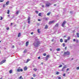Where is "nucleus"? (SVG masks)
Returning <instances> with one entry per match:
<instances>
[{
	"mask_svg": "<svg viewBox=\"0 0 79 79\" xmlns=\"http://www.w3.org/2000/svg\"><path fill=\"white\" fill-rule=\"evenodd\" d=\"M67 67L66 66H64L62 69V71H65L66 69V68Z\"/></svg>",
	"mask_w": 79,
	"mask_h": 79,
	"instance_id": "5",
	"label": "nucleus"
},
{
	"mask_svg": "<svg viewBox=\"0 0 79 79\" xmlns=\"http://www.w3.org/2000/svg\"><path fill=\"white\" fill-rule=\"evenodd\" d=\"M9 29H10V28L7 27V28H6V30H9Z\"/></svg>",
	"mask_w": 79,
	"mask_h": 79,
	"instance_id": "34",
	"label": "nucleus"
},
{
	"mask_svg": "<svg viewBox=\"0 0 79 79\" xmlns=\"http://www.w3.org/2000/svg\"><path fill=\"white\" fill-rule=\"evenodd\" d=\"M63 66V65H60V66H59L58 68H61Z\"/></svg>",
	"mask_w": 79,
	"mask_h": 79,
	"instance_id": "27",
	"label": "nucleus"
},
{
	"mask_svg": "<svg viewBox=\"0 0 79 79\" xmlns=\"http://www.w3.org/2000/svg\"><path fill=\"white\" fill-rule=\"evenodd\" d=\"M16 14L17 15H18V14H19V11H17L16 12Z\"/></svg>",
	"mask_w": 79,
	"mask_h": 79,
	"instance_id": "26",
	"label": "nucleus"
},
{
	"mask_svg": "<svg viewBox=\"0 0 79 79\" xmlns=\"http://www.w3.org/2000/svg\"><path fill=\"white\" fill-rule=\"evenodd\" d=\"M31 79H34V78L32 77L31 78Z\"/></svg>",
	"mask_w": 79,
	"mask_h": 79,
	"instance_id": "61",
	"label": "nucleus"
},
{
	"mask_svg": "<svg viewBox=\"0 0 79 79\" xmlns=\"http://www.w3.org/2000/svg\"><path fill=\"white\" fill-rule=\"evenodd\" d=\"M21 67H19V69H17V72H20V71H23V69H20Z\"/></svg>",
	"mask_w": 79,
	"mask_h": 79,
	"instance_id": "3",
	"label": "nucleus"
},
{
	"mask_svg": "<svg viewBox=\"0 0 79 79\" xmlns=\"http://www.w3.org/2000/svg\"><path fill=\"white\" fill-rule=\"evenodd\" d=\"M5 61H6V60H3L1 62V64H3V63H5Z\"/></svg>",
	"mask_w": 79,
	"mask_h": 79,
	"instance_id": "9",
	"label": "nucleus"
},
{
	"mask_svg": "<svg viewBox=\"0 0 79 79\" xmlns=\"http://www.w3.org/2000/svg\"><path fill=\"white\" fill-rule=\"evenodd\" d=\"M51 14V13L50 12L48 13H47V15L48 16H49Z\"/></svg>",
	"mask_w": 79,
	"mask_h": 79,
	"instance_id": "21",
	"label": "nucleus"
},
{
	"mask_svg": "<svg viewBox=\"0 0 79 79\" xmlns=\"http://www.w3.org/2000/svg\"><path fill=\"white\" fill-rule=\"evenodd\" d=\"M12 25H13V23H11V24H10V26H12Z\"/></svg>",
	"mask_w": 79,
	"mask_h": 79,
	"instance_id": "53",
	"label": "nucleus"
},
{
	"mask_svg": "<svg viewBox=\"0 0 79 79\" xmlns=\"http://www.w3.org/2000/svg\"><path fill=\"white\" fill-rule=\"evenodd\" d=\"M33 34H34L33 32H32L31 33V35H33Z\"/></svg>",
	"mask_w": 79,
	"mask_h": 79,
	"instance_id": "46",
	"label": "nucleus"
},
{
	"mask_svg": "<svg viewBox=\"0 0 79 79\" xmlns=\"http://www.w3.org/2000/svg\"><path fill=\"white\" fill-rule=\"evenodd\" d=\"M33 70H34L35 71H37V69H36V68H34L33 69Z\"/></svg>",
	"mask_w": 79,
	"mask_h": 79,
	"instance_id": "32",
	"label": "nucleus"
},
{
	"mask_svg": "<svg viewBox=\"0 0 79 79\" xmlns=\"http://www.w3.org/2000/svg\"><path fill=\"white\" fill-rule=\"evenodd\" d=\"M33 77H36V75L35 74H34L33 75Z\"/></svg>",
	"mask_w": 79,
	"mask_h": 79,
	"instance_id": "36",
	"label": "nucleus"
},
{
	"mask_svg": "<svg viewBox=\"0 0 79 79\" xmlns=\"http://www.w3.org/2000/svg\"><path fill=\"white\" fill-rule=\"evenodd\" d=\"M63 76H66V74H65V73L63 74Z\"/></svg>",
	"mask_w": 79,
	"mask_h": 79,
	"instance_id": "43",
	"label": "nucleus"
},
{
	"mask_svg": "<svg viewBox=\"0 0 79 79\" xmlns=\"http://www.w3.org/2000/svg\"><path fill=\"white\" fill-rule=\"evenodd\" d=\"M44 64V63L42 62V63H41V64Z\"/></svg>",
	"mask_w": 79,
	"mask_h": 79,
	"instance_id": "59",
	"label": "nucleus"
},
{
	"mask_svg": "<svg viewBox=\"0 0 79 79\" xmlns=\"http://www.w3.org/2000/svg\"><path fill=\"white\" fill-rule=\"evenodd\" d=\"M38 32V33H40V29H38L37 30Z\"/></svg>",
	"mask_w": 79,
	"mask_h": 79,
	"instance_id": "20",
	"label": "nucleus"
},
{
	"mask_svg": "<svg viewBox=\"0 0 79 79\" xmlns=\"http://www.w3.org/2000/svg\"><path fill=\"white\" fill-rule=\"evenodd\" d=\"M58 23H57V24H56V25H55V26L56 27H58Z\"/></svg>",
	"mask_w": 79,
	"mask_h": 79,
	"instance_id": "33",
	"label": "nucleus"
},
{
	"mask_svg": "<svg viewBox=\"0 0 79 79\" xmlns=\"http://www.w3.org/2000/svg\"><path fill=\"white\" fill-rule=\"evenodd\" d=\"M66 23V21H64L62 23L61 26L62 27H64V26H65V24Z\"/></svg>",
	"mask_w": 79,
	"mask_h": 79,
	"instance_id": "4",
	"label": "nucleus"
},
{
	"mask_svg": "<svg viewBox=\"0 0 79 79\" xmlns=\"http://www.w3.org/2000/svg\"><path fill=\"white\" fill-rule=\"evenodd\" d=\"M23 69L24 71H26L27 70V67H25L24 69Z\"/></svg>",
	"mask_w": 79,
	"mask_h": 79,
	"instance_id": "11",
	"label": "nucleus"
},
{
	"mask_svg": "<svg viewBox=\"0 0 79 79\" xmlns=\"http://www.w3.org/2000/svg\"><path fill=\"white\" fill-rule=\"evenodd\" d=\"M4 0H0V2H3Z\"/></svg>",
	"mask_w": 79,
	"mask_h": 79,
	"instance_id": "39",
	"label": "nucleus"
},
{
	"mask_svg": "<svg viewBox=\"0 0 79 79\" xmlns=\"http://www.w3.org/2000/svg\"><path fill=\"white\" fill-rule=\"evenodd\" d=\"M29 61H31V59H28L27 60V61H26V63H28V62Z\"/></svg>",
	"mask_w": 79,
	"mask_h": 79,
	"instance_id": "14",
	"label": "nucleus"
},
{
	"mask_svg": "<svg viewBox=\"0 0 79 79\" xmlns=\"http://www.w3.org/2000/svg\"><path fill=\"white\" fill-rule=\"evenodd\" d=\"M69 69H67V71H69Z\"/></svg>",
	"mask_w": 79,
	"mask_h": 79,
	"instance_id": "47",
	"label": "nucleus"
},
{
	"mask_svg": "<svg viewBox=\"0 0 79 79\" xmlns=\"http://www.w3.org/2000/svg\"><path fill=\"white\" fill-rule=\"evenodd\" d=\"M70 52L69 51H67L66 52H65L64 53V55L65 56V55H70Z\"/></svg>",
	"mask_w": 79,
	"mask_h": 79,
	"instance_id": "2",
	"label": "nucleus"
},
{
	"mask_svg": "<svg viewBox=\"0 0 79 79\" xmlns=\"http://www.w3.org/2000/svg\"><path fill=\"white\" fill-rule=\"evenodd\" d=\"M77 37L79 38V33H77Z\"/></svg>",
	"mask_w": 79,
	"mask_h": 79,
	"instance_id": "24",
	"label": "nucleus"
},
{
	"mask_svg": "<svg viewBox=\"0 0 79 79\" xmlns=\"http://www.w3.org/2000/svg\"><path fill=\"white\" fill-rule=\"evenodd\" d=\"M38 21H40V19H39L38 20Z\"/></svg>",
	"mask_w": 79,
	"mask_h": 79,
	"instance_id": "51",
	"label": "nucleus"
},
{
	"mask_svg": "<svg viewBox=\"0 0 79 79\" xmlns=\"http://www.w3.org/2000/svg\"><path fill=\"white\" fill-rule=\"evenodd\" d=\"M40 56H39V57H38V59H40Z\"/></svg>",
	"mask_w": 79,
	"mask_h": 79,
	"instance_id": "50",
	"label": "nucleus"
},
{
	"mask_svg": "<svg viewBox=\"0 0 79 79\" xmlns=\"http://www.w3.org/2000/svg\"><path fill=\"white\" fill-rule=\"evenodd\" d=\"M21 35V34L20 33H19L18 35V37H19Z\"/></svg>",
	"mask_w": 79,
	"mask_h": 79,
	"instance_id": "13",
	"label": "nucleus"
},
{
	"mask_svg": "<svg viewBox=\"0 0 79 79\" xmlns=\"http://www.w3.org/2000/svg\"><path fill=\"white\" fill-rule=\"evenodd\" d=\"M60 42H63V40L62 39H60Z\"/></svg>",
	"mask_w": 79,
	"mask_h": 79,
	"instance_id": "17",
	"label": "nucleus"
},
{
	"mask_svg": "<svg viewBox=\"0 0 79 79\" xmlns=\"http://www.w3.org/2000/svg\"><path fill=\"white\" fill-rule=\"evenodd\" d=\"M62 45H63V47H65V44L63 43L62 44Z\"/></svg>",
	"mask_w": 79,
	"mask_h": 79,
	"instance_id": "30",
	"label": "nucleus"
},
{
	"mask_svg": "<svg viewBox=\"0 0 79 79\" xmlns=\"http://www.w3.org/2000/svg\"><path fill=\"white\" fill-rule=\"evenodd\" d=\"M51 5V4L49 3H47L46 4V6L47 7H48V6H50V5Z\"/></svg>",
	"mask_w": 79,
	"mask_h": 79,
	"instance_id": "8",
	"label": "nucleus"
},
{
	"mask_svg": "<svg viewBox=\"0 0 79 79\" xmlns=\"http://www.w3.org/2000/svg\"><path fill=\"white\" fill-rule=\"evenodd\" d=\"M1 19H0V20H2V19H3V17H2V16L0 17Z\"/></svg>",
	"mask_w": 79,
	"mask_h": 79,
	"instance_id": "28",
	"label": "nucleus"
},
{
	"mask_svg": "<svg viewBox=\"0 0 79 79\" xmlns=\"http://www.w3.org/2000/svg\"><path fill=\"white\" fill-rule=\"evenodd\" d=\"M46 20H48V19L47 18L46 19Z\"/></svg>",
	"mask_w": 79,
	"mask_h": 79,
	"instance_id": "63",
	"label": "nucleus"
},
{
	"mask_svg": "<svg viewBox=\"0 0 79 79\" xmlns=\"http://www.w3.org/2000/svg\"><path fill=\"white\" fill-rule=\"evenodd\" d=\"M72 12H73L71 11L70 12V13H72Z\"/></svg>",
	"mask_w": 79,
	"mask_h": 79,
	"instance_id": "58",
	"label": "nucleus"
},
{
	"mask_svg": "<svg viewBox=\"0 0 79 79\" xmlns=\"http://www.w3.org/2000/svg\"><path fill=\"white\" fill-rule=\"evenodd\" d=\"M19 79H23V78L22 77V76H20V77L19 78Z\"/></svg>",
	"mask_w": 79,
	"mask_h": 79,
	"instance_id": "35",
	"label": "nucleus"
},
{
	"mask_svg": "<svg viewBox=\"0 0 79 79\" xmlns=\"http://www.w3.org/2000/svg\"><path fill=\"white\" fill-rule=\"evenodd\" d=\"M71 39V37H70V36H68L67 40H70Z\"/></svg>",
	"mask_w": 79,
	"mask_h": 79,
	"instance_id": "19",
	"label": "nucleus"
},
{
	"mask_svg": "<svg viewBox=\"0 0 79 79\" xmlns=\"http://www.w3.org/2000/svg\"><path fill=\"white\" fill-rule=\"evenodd\" d=\"M54 6H56V4H54Z\"/></svg>",
	"mask_w": 79,
	"mask_h": 79,
	"instance_id": "52",
	"label": "nucleus"
},
{
	"mask_svg": "<svg viewBox=\"0 0 79 79\" xmlns=\"http://www.w3.org/2000/svg\"><path fill=\"white\" fill-rule=\"evenodd\" d=\"M76 43H79V41L77 40H76Z\"/></svg>",
	"mask_w": 79,
	"mask_h": 79,
	"instance_id": "40",
	"label": "nucleus"
},
{
	"mask_svg": "<svg viewBox=\"0 0 79 79\" xmlns=\"http://www.w3.org/2000/svg\"><path fill=\"white\" fill-rule=\"evenodd\" d=\"M10 15H8V17H10Z\"/></svg>",
	"mask_w": 79,
	"mask_h": 79,
	"instance_id": "57",
	"label": "nucleus"
},
{
	"mask_svg": "<svg viewBox=\"0 0 79 79\" xmlns=\"http://www.w3.org/2000/svg\"><path fill=\"white\" fill-rule=\"evenodd\" d=\"M42 7H44V5H42Z\"/></svg>",
	"mask_w": 79,
	"mask_h": 79,
	"instance_id": "55",
	"label": "nucleus"
},
{
	"mask_svg": "<svg viewBox=\"0 0 79 79\" xmlns=\"http://www.w3.org/2000/svg\"><path fill=\"white\" fill-rule=\"evenodd\" d=\"M27 52V49H25L24 50L23 52V53H26Z\"/></svg>",
	"mask_w": 79,
	"mask_h": 79,
	"instance_id": "15",
	"label": "nucleus"
},
{
	"mask_svg": "<svg viewBox=\"0 0 79 79\" xmlns=\"http://www.w3.org/2000/svg\"><path fill=\"white\" fill-rule=\"evenodd\" d=\"M12 48H15V46L14 45H13Z\"/></svg>",
	"mask_w": 79,
	"mask_h": 79,
	"instance_id": "44",
	"label": "nucleus"
},
{
	"mask_svg": "<svg viewBox=\"0 0 79 79\" xmlns=\"http://www.w3.org/2000/svg\"><path fill=\"white\" fill-rule=\"evenodd\" d=\"M9 2H10V1H8L6 3V5H8V4H9Z\"/></svg>",
	"mask_w": 79,
	"mask_h": 79,
	"instance_id": "16",
	"label": "nucleus"
},
{
	"mask_svg": "<svg viewBox=\"0 0 79 79\" xmlns=\"http://www.w3.org/2000/svg\"><path fill=\"white\" fill-rule=\"evenodd\" d=\"M28 45H29V42L27 41L26 42V47H27Z\"/></svg>",
	"mask_w": 79,
	"mask_h": 79,
	"instance_id": "10",
	"label": "nucleus"
},
{
	"mask_svg": "<svg viewBox=\"0 0 79 79\" xmlns=\"http://www.w3.org/2000/svg\"><path fill=\"white\" fill-rule=\"evenodd\" d=\"M49 56H50V55H47V56H46V57L47 58H48V57H49Z\"/></svg>",
	"mask_w": 79,
	"mask_h": 79,
	"instance_id": "38",
	"label": "nucleus"
},
{
	"mask_svg": "<svg viewBox=\"0 0 79 79\" xmlns=\"http://www.w3.org/2000/svg\"><path fill=\"white\" fill-rule=\"evenodd\" d=\"M54 22H55V21H54V20H53L52 21H50L49 22L48 24H52V23H54Z\"/></svg>",
	"mask_w": 79,
	"mask_h": 79,
	"instance_id": "7",
	"label": "nucleus"
},
{
	"mask_svg": "<svg viewBox=\"0 0 79 79\" xmlns=\"http://www.w3.org/2000/svg\"><path fill=\"white\" fill-rule=\"evenodd\" d=\"M48 25H46L44 28V29H48Z\"/></svg>",
	"mask_w": 79,
	"mask_h": 79,
	"instance_id": "12",
	"label": "nucleus"
},
{
	"mask_svg": "<svg viewBox=\"0 0 79 79\" xmlns=\"http://www.w3.org/2000/svg\"><path fill=\"white\" fill-rule=\"evenodd\" d=\"M9 73H10V74H11V73H12V70H10Z\"/></svg>",
	"mask_w": 79,
	"mask_h": 79,
	"instance_id": "25",
	"label": "nucleus"
},
{
	"mask_svg": "<svg viewBox=\"0 0 79 79\" xmlns=\"http://www.w3.org/2000/svg\"><path fill=\"white\" fill-rule=\"evenodd\" d=\"M5 7V4L3 5V7L4 8Z\"/></svg>",
	"mask_w": 79,
	"mask_h": 79,
	"instance_id": "45",
	"label": "nucleus"
},
{
	"mask_svg": "<svg viewBox=\"0 0 79 79\" xmlns=\"http://www.w3.org/2000/svg\"><path fill=\"white\" fill-rule=\"evenodd\" d=\"M50 51H52V48H50Z\"/></svg>",
	"mask_w": 79,
	"mask_h": 79,
	"instance_id": "56",
	"label": "nucleus"
},
{
	"mask_svg": "<svg viewBox=\"0 0 79 79\" xmlns=\"http://www.w3.org/2000/svg\"><path fill=\"white\" fill-rule=\"evenodd\" d=\"M58 79H61V77H59L58 78Z\"/></svg>",
	"mask_w": 79,
	"mask_h": 79,
	"instance_id": "48",
	"label": "nucleus"
},
{
	"mask_svg": "<svg viewBox=\"0 0 79 79\" xmlns=\"http://www.w3.org/2000/svg\"><path fill=\"white\" fill-rule=\"evenodd\" d=\"M56 74H57V75H58V74H59V72H57L56 73Z\"/></svg>",
	"mask_w": 79,
	"mask_h": 79,
	"instance_id": "41",
	"label": "nucleus"
},
{
	"mask_svg": "<svg viewBox=\"0 0 79 79\" xmlns=\"http://www.w3.org/2000/svg\"><path fill=\"white\" fill-rule=\"evenodd\" d=\"M67 48V47H65V50H66V48Z\"/></svg>",
	"mask_w": 79,
	"mask_h": 79,
	"instance_id": "62",
	"label": "nucleus"
},
{
	"mask_svg": "<svg viewBox=\"0 0 79 79\" xmlns=\"http://www.w3.org/2000/svg\"><path fill=\"white\" fill-rule=\"evenodd\" d=\"M56 50L57 51H60V48H57L56 49Z\"/></svg>",
	"mask_w": 79,
	"mask_h": 79,
	"instance_id": "23",
	"label": "nucleus"
},
{
	"mask_svg": "<svg viewBox=\"0 0 79 79\" xmlns=\"http://www.w3.org/2000/svg\"><path fill=\"white\" fill-rule=\"evenodd\" d=\"M74 60V58H72L71 59V60Z\"/></svg>",
	"mask_w": 79,
	"mask_h": 79,
	"instance_id": "60",
	"label": "nucleus"
},
{
	"mask_svg": "<svg viewBox=\"0 0 79 79\" xmlns=\"http://www.w3.org/2000/svg\"><path fill=\"white\" fill-rule=\"evenodd\" d=\"M73 41H74V42H75V41H76V40L75 39H74L73 40Z\"/></svg>",
	"mask_w": 79,
	"mask_h": 79,
	"instance_id": "49",
	"label": "nucleus"
},
{
	"mask_svg": "<svg viewBox=\"0 0 79 79\" xmlns=\"http://www.w3.org/2000/svg\"><path fill=\"white\" fill-rule=\"evenodd\" d=\"M53 40H54V39L52 40V42H53Z\"/></svg>",
	"mask_w": 79,
	"mask_h": 79,
	"instance_id": "54",
	"label": "nucleus"
},
{
	"mask_svg": "<svg viewBox=\"0 0 79 79\" xmlns=\"http://www.w3.org/2000/svg\"><path fill=\"white\" fill-rule=\"evenodd\" d=\"M35 13H36V14H38V13H39V11H35Z\"/></svg>",
	"mask_w": 79,
	"mask_h": 79,
	"instance_id": "31",
	"label": "nucleus"
},
{
	"mask_svg": "<svg viewBox=\"0 0 79 79\" xmlns=\"http://www.w3.org/2000/svg\"><path fill=\"white\" fill-rule=\"evenodd\" d=\"M46 55H47V54H46V53H44V54H43L44 56H46Z\"/></svg>",
	"mask_w": 79,
	"mask_h": 79,
	"instance_id": "37",
	"label": "nucleus"
},
{
	"mask_svg": "<svg viewBox=\"0 0 79 79\" xmlns=\"http://www.w3.org/2000/svg\"><path fill=\"white\" fill-rule=\"evenodd\" d=\"M48 60V58L46 57V61H47V60Z\"/></svg>",
	"mask_w": 79,
	"mask_h": 79,
	"instance_id": "42",
	"label": "nucleus"
},
{
	"mask_svg": "<svg viewBox=\"0 0 79 79\" xmlns=\"http://www.w3.org/2000/svg\"><path fill=\"white\" fill-rule=\"evenodd\" d=\"M30 19H31V18L29 17H28L27 19V20L28 21V24H30V23H31Z\"/></svg>",
	"mask_w": 79,
	"mask_h": 79,
	"instance_id": "6",
	"label": "nucleus"
},
{
	"mask_svg": "<svg viewBox=\"0 0 79 79\" xmlns=\"http://www.w3.org/2000/svg\"><path fill=\"white\" fill-rule=\"evenodd\" d=\"M64 41V42H65V43H66L67 42H68V40H66V39Z\"/></svg>",
	"mask_w": 79,
	"mask_h": 79,
	"instance_id": "22",
	"label": "nucleus"
},
{
	"mask_svg": "<svg viewBox=\"0 0 79 79\" xmlns=\"http://www.w3.org/2000/svg\"><path fill=\"white\" fill-rule=\"evenodd\" d=\"M7 14H10V10H8V12L7 13Z\"/></svg>",
	"mask_w": 79,
	"mask_h": 79,
	"instance_id": "29",
	"label": "nucleus"
},
{
	"mask_svg": "<svg viewBox=\"0 0 79 79\" xmlns=\"http://www.w3.org/2000/svg\"><path fill=\"white\" fill-rule=\"evenodd\" d=\"M0 79H3V78H1Z\"/></svg>",
	"mask_w": 79,
	"mask_h": 79,
	"instance_id": "64",
	"label": "nucleus"
},
{
	"mask_svg": "<svg viewBox=\"0 0 79 79\" xmlns=\"http://www.w3.org/2000/svg\"><path fill=\"white\" fill-rule=\"evenodd\" d=\"M42 14L40 13H39L38 15L39 16H41L42 15Z\"/></svg>",
	"mask_w": 79,
	"mask_h": 79,
	"instance_id": "18",
	"label": "nucleus"
},
{
	"mask_svg": "<svg viewBox=\"0 0 79 79\" xmlns=\"http://www.w3.org/2000/svg\"><path fill=\"white\" fill-rule=\"evenodd\" d=\"M33 44L35 47H37L40 44V42L39 41H36L35 43H34Z\"/></svg>",
	"mask_w": 79,
	"mask_h": 79,
	"instance_id": "1",
	"label": "nucleus"
}]
</instances>
